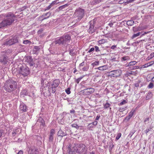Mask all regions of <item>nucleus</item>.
Wrapping results in <instances>:
<instances>
[{
  "mask_svg": "<svg viewBox=\"0 0 154 154\" xmlns=\"http://www.w3.org/2000/svg\"><path fill=\"white\" fill-rule=\"evenodd\" d=\"M18 16L16 12L15 13V14L11 12L8 13L6 16V18L0 23L1 28L10 25L15 20H16Z\"/></svg>",
  "mask_w": 154,
  "mask_h": 154,
  "instance_id": "obj_1",
  "label": "nucleus"
},
{
  "mask_svg": "<svg viewBox=\"0 0 154 154\" xmlns=\"http://www.w3.org/2000/svg\"><path fill=\"white\" fill-rule=\"evenodd\" d=\"M17 83L12 80H7L3 87L4 89L6 91L11 92L17 88Z\"/></svg>",
  "mask_w": 154,
  "mask_h": 154,
  "instance_id": "obj_2",
  "label": "nucleus"
},
{
  "mask_svg": "<svg viewBox=\"0 0 154 154\" xmlns=\"http://www.w3.org/2000/svg\"><path fill=\"white\" fill-rule=\"evenodd\" d=\"M73 148L75 152L79 154H82L83 152H86L87 151L86 146L82 143L74 144Z\"/></svg>",
  "mask_w": 154,
  "mask_h": 154,
  "instance_id": "obj_3",
  "label": "nucleus"
},
{
  "mask_svg": "<svg viewBox=\"0 0 154 154\" xmlns=\"http://www.w3.org/2000/svg\"><path fill=\"white\" fill-rule=\"evenodd\" d=\"M70 39V36L68 35H66L62 36L59 38L56 39L54 41V42L56 44L64 45L69 42Z\"/></svg>",
  "mask_w": 154,
  "mask_h": 154,
  "instance_id": "obj_4",
  "label": "nucleus"
},
{
  "mask_svg": "<svg viewBox=\"0 0 154 154\" xmlns=\"http://www.w3.org/2000/svg\"><path fill=\"white\" fill-rule=\"evenodd\" d=\"M18 36L15 35L14 36L11 37L8 40L4 42V45H12L18 42Z\"/></svg>",
  "mask_w": 154,
  "mask_h": 154,
  "instance_id": "obj_5",
  "label": "nucleus"
},
{
  "mask_svg": "<svg viewBox=\"0 0 154 154\" xmlns=\"http://www.w3.org/2000/svg\"><path fill=\"white\" fill-rule=\"evenodd\" d=\"M29 73V68L25 64L21 65L20 67V74L25 76L28 75Z\"/></svg>",
  "mask_w": 154,
  "mask_h": 154,
  "instance_id": "obj_6",
  "label": "nucleus"
},
{
  "mask_svg": "<svg viewBox=\"0 0 154 154\" xmlns=\"http://www.w3.org/2000/svg\"><path fill=\"white\" fill-rule=\"evenodd\" d=\"M108 73L109 77L117 78L121 75L122 72L121 70L118 69L110 71Z\"/></svg>",
  "mask_w": 154,
  "mask_h": 154,
  "instance_id": "obj_7",
  "label": "nucleus"
},
{
  "mask_svg": "<svg viewBox=\"0 0 154 154\" xmlns=\"http://www.w3.org/2000/svg\"><path fill=\"white\" fill-rule=\"evenodd\" d=\"M84 13V10L81 8L77 9L74 13V15L78 17V20L82 19Z\"/></svg>",
  "mask_w": 154,
  "mask_h": 154,
  "instance_id": "obj_8",
  "label": "nucleus"
},
{
  "mask_svg": "<svg viewBox=\"0 0 154 154\" xmlns=\"http://www.w3.org/2000/svg\"><path fill=\"white\" fill-rule=\"evenodd\" d=\"M23 60L25 62L28 63L30 66H34L35 65V61H34L32 57L30 56H25Z\"/></svg>",
  "mask_w": 154,
  "mask_h": 154,
  "instance_id": "obj_9",
  "label": "nucleus"
},
{
  "mask_svg": "<svg viewBox=\"0 0 154 154\" xmlns=\"http://www.w3.org/2000/svg\"><path fill=\"white\" fill-rule=\"evenodd\" d=\"M84 95H89L94 92V89L93 88H89L85 89L82 91Z\"/></svg>",
  "mask_w": 154,
  "mask_h": 154,
  "instance_id": "obj_10",
  "label": "nucleus"
},
{
  "mask_svg": "<svg viewBox=\"0 0 154 154\" xmlns=\"http://www.w3.org/2000/svg\"><path fill=\"white\" fill-rule=\"evenodd\" d=\"M89 28L88 30V31L90 33H92L94 32L95 30L96 29V27H94V21H91L89 22Z\"/></svg>",
  "mask_w": 154,
  "mask_h": 154,
  "instance_id": "obj_11",
  "label": "nucleus"
},
{
  "mask_svg": "<svg viewBox=\"0 0 154 154\" xmlns=\"http://www.w3.org/2000/svg\"><path fill=\"white\" fill-rule=\"evenodd\" d=\"M55 134V130L51 129L50 131V134L49 135L48 141L50 142H52L54 140V135Z\"/></svg>",
  "mask_w": 154,
  "mask_h": 154,
  "instance_id": "obj_12",
  "label": "nucleus"
},
{
  "mask_svg": "<svg viewBox=\"0 0 154 154\" xmlns=\"http://www.w3.org/2000/svg\"><path fill=\"white\" fill-rule=\"evenodd\" d=\"M7 56L5 54L1 55L0 56V62L4 64H7L8 61L7 59Z\"/></svg>",
  "mask_w": 154,
  "mask_h": 154,
  "instance_id": "obj_13",
  "label": "nucleus"
},
{
  "mask_svg": "<svg viewBox=\"0 0 154 154\" xmlns=\"http://www.w3.org/2000/svg\"><path fill=\"white\" fill-rule=\"evenodd\" d=\"M51 13L50 12L44 14L40 17L39 19L40 21H42L44 19L48 18L51 15Z\"/></svg>",
  "mask_w": 154,
  "mask_h": 154,
  "instance_id": "obj_14",
  "label": "nucleus"
},
{
  "mask_svg": "<svg viewBox=\"0 0 154 154\" xmlns=\"http://www.w3.org/2000/svg\"><path fill=\"white\" fill-rule=\"evenodd\" d=\"M29 154H38V151L36 149L30 148L28 151Z\"/></svg>",
  "mask_w": 154,
  "mask_h": 154,
  "instance_id": "obj_15",
  "label": "nucleus"
},
{
  "mask_svg": "<svg viewBox=\"0 0 154 154\" xmlns=\"http://www.w3.org/2000/svg\"><path fill=\"white\" fill-rule=\"evenodd\" d=\"M57 135L58 137L60 136L62 137L63 136H67V134L66 132H64L62 130L60 129V130L58 132Z\"/></svg>",
  "mask_w": 154,
  "mask_h": 154,
  "instance_id": "obj_16",
  "label": "nucleus"
},
{
  "mask_svg": "<svg viewBox=\"0 0 154 154\" xmlns=\"http://www.w3.org/2000/svg\"><path fill=\"white\" fill-rule=\"evenodd\" d=\"M20 109L24 112H26L27 110L26 106L24 104L20 105Z\"/></svg>",
  "mask_w": 154,
  "mask_h": 154,
  "instance_id": "obj_17",
  "label": "nucleus"
},
{
  "mask_svg": "<svg viewBox=\"0 0 154 154\" xmlns=\"http://www.w3.org/2000/svg\"><path fill=\"white\" fill-rule=\"evenodd\" d=\"M56 90V88L55 87H54V86H52L51 85L48 88V91L49 92H51L52 93H54L55 92Z\"/></svg>",
  "mask_w": 154,
  "mask_h": 154,
  "instance_id": "obj_18",
  "label": "nucleus"
},
{
  "mask_svg": "<svg viewBox=\"0 0 154 154\" xmlns=\"http://www.w3.org/2000/svg\"><path fill=\"white\" fill-rule=\"evenodd\" d=\"M38 123H40V125L44 126L45 125V121L42 118L39 117L38 119L36 124H38Z\"/></svg>",
  "mask_w": 154,
  "mask_h": 154,
  "instance_id": "obj_19",
  "label": "nucleus"
},
{
  "mask_svg": "<svg viewBox=\"0 0 154 154\" xmlns=\"http://www.w3.org/2000/svg\"><path fill=\"white\" fill-rule=\"evenodd\" d=\"M40 48L38 46H35L33 49V53L34 54H37L39 52Z\"/></svg>",
  "mask_w": 154,
  "mask_h": 154,
  "instance_id": "obj_20",
  "label": "nucleus"
},
{
  "mask_svg": "<svg viewBox=\"0 0 154 154\" xmlns=\"http://www.w3.org/2000/svg\"><path fill=\"white\" fill-rule=\"evenodd\" d=\"M59 84L60 81L59 80H58L56 79L53 82V83L51 84V85L56 88L58 86Z\"/></svg>",
  "mask_w": 154,
  "mask_h": 154,
  "instance_id": "obj_21",
  "label": "nucleus"
},
{
  "mask_svg": "<svg viewBox=\"0 0 154 154\" xmlns=\"http://www.w3.org/2000/svg\"><path fill=\"white\" fill-rule=\"evenodd\" d=\"M97 69L100 70H105L108 69V67L106 65H104L97 68Z\"/></svg>",
  "mask_w": 154,
  "mask_h": 154,
  "instance_id": "obj_22",
  "label": "nucleus"
},
{
  "mask_svg": "<svg viewBox=\"0 0 154 154\" xmlns=\"http://www.w3.org/2000/svg\"><path fill=\"white\" fill-rule=\"evenodd\" d=\"M27 94V91L26 89H23L21 92L20 95L21 97H24V95H26Z\"/></svg>",
  "mask_w": 154,
  "mask_h": 154,
  "instance_id": "obj_23",
  "label": "nucleus"
},
{
  "mask_svg": "<svg viewBox=\"0 0 154 154\" xmlns=\"http://www.w3.org/2000/svg\"><path fill=\"white\" fill-rule=\"evenodd\" d=\"M154 63V61H151L149 63H147L146 64H145L143 65L144 67H147L148 66H151Z\"/></svg>",
  "mask_w": 154,
  "mask_h": 154,
  "instance_id": "obj_24",
  "label": "nucleus"
},
{
  "mask_svg": "<svg viewBox=\"0 0 154 154\" xmlns=\"http://www.w3.org/2000/svg\"><path fill=\"white\" fill-rule=\"evenodd\" d=\"M134 22L132 20H128L127 21V24L128 26H132L134 25Z\"/></svg>",
  "mask_w": 154,
  "mask_h": 154,
  "instance_id": "obj_25",
  "label": "nucleus"
},
{
  "mask_svg": "<svg viewBox=\"0 0 154 154\" xmlns=\"http://www.w3.org/2000/svg\"><path fill=\"white\" fill-rule=\"evenodd\" d=\"M137 63V62L135 61H132L130 62L128 65L126 66H130L135 65Z\"/></svg>",
  "mask_w": 154,
  "mask_h": 154,
  "instance_id": "obj_26",
  "label": "nucleus"
},
{
  "mask_svg": "<svg viewBox=\"0 0 154 154\" xmlns=\"http://www.w3.org/2000/svg\"><path fill=\"white\" fill-rule=\"evenodd\" d=\"M130 59V58L128 56H125L121 58V61H125L128 60Z\"/></svg>",
  "mask_w": 154,
  "mask_h": 154,
  "instance_id": "obj_27",
  "label": "nucleus"
},
{
  "mask_svg": "<svg viewBox=\"0 0 154 154\" xmlns=\"http://www.w3.org/2000/svg\"><path fill=\"white\" fill-rule=\"evenodd\" d=\"M69 5L68 4H66L64 5L60 6L58 8V9L60 10H61L66 7H67Z\"/></svg>",
  "mask_w": 154,
  "mask_h": 154,
  "instance_id": "obj_28",
  "label": "nucleus"
},
{
  "mask_svg": "<svg viewBox=\"0 0 154 154\" xmlns=\"http://www.w3.org/2000/svg\"><path fill=\"white\" fill-rule=\"evenodd\" d=\"M107 42V39H102L99 41V44H103Z\"/></svg>",
  "mask_w": 154,
  "mask_h": 154,
  "instance_id": "obj_29",
  "label": "nucleus"
},
{
  "mask_svg": "<svg viewBox=\"0 0 154 154\" xmlns=\"http://www.w3.org/2000/svg\"><path fill=\"white\" fill-rule=\"evenodd\" d=\"M141 34V32H138L136 34H134L132 37V38L133 39L139 36Z\"/></svg>",
  "mask_w": 154,
  "mask_h": 154,
  "instance_id": "obj_30",
  "label": "nucleus"
},
{
  "mask_svg": "<svg viewBox=\"0 0 154 154\" xmlns=\"http://www.w3.org/2000/svg\"><path fill=\"white\" fill-rule=\"evenodd\" d=\"M152 127L151 126H149L148 128L145 131V133L147 134V133L150 131L152 129Z\"/></svg>",
  "mask_w": 154,
  "mask_h": 154,
  "instance_id": "obj_31",
  "label": "nucleus"
},
{
  "mask_svg": "<svg viewBox=\"0 0 154 154\" xmlns=\"http://www.w3.org/2000/svg\"><path fill=\"white\" fill-rule=\"evenodd\" d=\"M128 2V0H120L119 1V3L122 4L123 3Z\"/></svg>",
  "mask_w": 154,
  "mask_h": 154,
  "instance_id": "obj_32",
  "label": "nucleus"
},
{
  "mask_svg": "<svg viewBox=\"0 0 154 154\" xmlns=\"http://www.w3.org/2000/svg\"><path fill=\"white\" fill-rule=\"evenodd\" d=\"M19 131L18 129H17L15 130L14 131H13V132H12V135L13 136H14L16 135L17 134V132Z\"/></svg>",
  "mask_w": 154,
  "mask_h": 154,
  "instance_id": "obj_33",
  "label": "nucleus"
},
{
  "mask_svg": "<svg viewBox=\"0 0 154 154\" xmlns=\"http://www.w3.org/2000/svg\"><path fill=\"white\" fill-rule=\"evenodd\" d=\"M110 105L108 103H106L104 105V107L105 109H107L109 107Z\"/></svg>",
  "mask_w": 154,
  "mask_h": 154,
  "instance_id": "obj_34",
  "label": "nucleus"
},
{
  "mask_svg": "<svg viewBox=\"0 0 154 154\" xmlns=\"http://www.w3.org/2000/svg\"><path fill=\"white\" fill-rule=\"evenodd\" d=\"M70 90V88H68L67 89L65 90V92L67 94H69L71 93Z\"/></svg>",
  "mask_w": 154,
  "mask_h": 154,
  "instance_id": "obj_35",
  "label": "nucleus"
},
{
  "mask_svg": "<svg viewBox=\"0 0 154 154\" xmlns=\"http://www.w3.org/2000/svg\"><path fill=\"white\" fill-rule=\"evenodd\" d=\"M71 126L72 127L76 128L77 129H78L79 128V126L76 124H72Z\"/></svg>",
  "mask_w": 154,
  "mask_h": 154,
  "instance_id": "obj_36",
  "label": "nucleus"
},
{
  "mask_svg": "<svg viewBox=\"0 0 154 154\" xmlns=\"http://www.w3.org/2000/svg\"><path fill=\"white\" fill-rule=\"evenodd\" d=\"M74 50L73 49H71L69 51V54L72 56H74Z\"/></svg>",
  "mask_w": 154,
  "mask_h": 154,
  "instance_id": "obj_37",
  "label": "nucleus"
},
{
  "mask_svg": "<svg viewBox=\"0 0 154 154\" xmlns=\"http://www.w3.org/2000/svg\"><path fill=\"white\" fill-rule=\"evenodd\" d=\"M121 136V133H119L117 134V136L116 137V140H118L119 139Z\"/></svg>",
  "mask_w": 154,
  "mask_h": 154,
  "instance_id": "obj_38",
  "label": "nucleus"
},
{
  "mask_svg": "<svg viewBox=\"0 0 154 154\" xmlns=\"http://www.w3.org/2000/svg\"><path fill=\"white\" fill-rule=\"evenodd\" d=\"M139 67L138 66H134L131 67H129V69L131 70H134L138 68Z\"/></svg>",
  "mask_w": 154,
  "mask_h": 154,
  "instance_id": "obj_39",
  "label": "nucleus"
},
{
  "mask_svg": "<svg viewBox=\"0 0 154 154\" xmlns=\"http://www.w3.org/2000/svg\"><path fill=\"white\" fill-rule=\"evenodd\" d=\"M154 86V85L152 83H150L148 85V88H152Z\"/></svg>",
  "mask_w": 154,
  "mask_h": 154,
  "instance_id": "obj_40",
  "label": "nucleus"
},
{
  "mask_svg": "<svg viewBox=\"0 0 154 154\" xmlns=\"http://www.w3.org/2000/svg\"><path fill=\"white\" fill-rule=\"evenodd\" d=\"M83 76L79 78H78L77 79H76V82H77V83L78 84L79 83V82L82 79V78L83 77Z\"/></svg>",
  "mask_w": 154,
  "mask_h": 154,
  "instance_id": "obj_41",
  "label": "nucleus"
},
{
  "mask_svg": "<svg viewBox=\"0 0 154 154\" xmlns=\"http://www.w3.org/2000/svg\"><path fill=\"white\" fill-rule=\"evenodd\" d=\"M127 103V102L125 100H123L120 103L119 105L120 106H122L124 104H125Z\"/></svg>",
  "mask_w": 154,
  "mask_h": 154,
  "instance_id": "obj_42",
  "label": "nucleus"
},
{
  "mask_svg": "<svg viewBox=\"0 0 154 154\" xmlns=\"http://www.w3.org/2000/svg\"><path fill=\"white\" fill-rule=\"evenodd\" d=\"M60 2H57L56 1H54L53 2L50 4L52 6L54 4H57L59 3Z\"/></svg>",
  "mask_w": 154,
  "mask_h": 154,
  "instance_id": "obj_43",
  "label": "nucleus"
},
{
  "mask_svg": "<svg viewBox=\"0 0 154 154\" xmlns=\"http://www.w3.org/2000/svg\"><path fill=\"white\" fill-rule=\"evenodd\" d=\"M88 128L89 129H90L91 128H93L94 127V126L91 124L90 123L88 125Z\"/></svg>",
  "mask_w": 154,
  "mask_h": 154,
  "instance_id": "obj_44",
  "label": "nucleus"
},
{
  "mask_svg": "<svg viewBox=\"0 0 154 154\" xmlns=\"http://www.w3.org/2000/svg\"><path fill=\"white\" fill-rule=\"evenodd\" d=\"M99 62L98 61H96L92 63V65L93 66H96L99 64Z\"/></svg>",
  "mask_w": 154,
  "mask_h": 154,
  "instance_id": "obj_45",
  "label": "nucleus"
},
{
  "mask_svg": "<svg viewBox=\"0 0 154 154\" xmlns=\"http://www.w3.org/2000/svg\"><path fill=\"white\" fill-rule=\"evenodd\" d=\"M30 42L28 40H26L23 41V43L25 44H27L28 43Z\"/></svg>",
  "mask_w": 154,
  "mask_h": 154,
  "instance_id": "obj_46",
  "label": "nucleus"
},
{
  "mask_svg": "<svg viewBox=\"0 0 154 154\" xmlns=\"http://www.w3.org/2000/svg\"><path fill=\"white\" fill-rule=\"evenodd\" d=\"M88 68L87 67L85 66L82 68V70L83 71H86L88 70Z\"/></svg>",
  "mask_w": 154,
  "mask_h": 154,
  "instance_id": "obj_47",
  "label": "nucleus"
},
{
  "mask_svg": "<svg viewBox=\"0 0 154 154\" xmlns=\"http://www.w3.org/2000/svg\"><path fill=\"white\" fill-rule=\"evenodd\" d=\"M52 7V6L50 4L48 6L46 7L45 11L49 10Z\"/></svg>",
  "mask_w": 154,
  "mask_h": 154,
  "instance_id": "obj_48",
  "label": "nucleus"
},
{
  "mask_svg": "<svg viewBox=\"0 0 154 154\" xmlns=\"http://www.w3.org/2000/svg\"><path fill=\"white\" fill-rule=\"evenodd\" d=\"M134 111L132 112V111H131V112L129 113L128 116H130L132 117L134 114Z\"/></svg>",
  "mask_w": 154,
  "mask_h": 154,
  "instance_id": "obj_49",
  "label": "nucleus"
},
{
  "mask_svg": "<svg viewBox=\"0 0 154 154\" xmlns=\"http://www.w3.org/2000/svg\"><path fill=\"white\" fill-rule=\"evenodd\" d=\"M94 48H91L89 50V51H88V53H90L92 51H94Z\"/></svg>",
  "mask_w": 154,
  "mask_h": 154,
  "instance_id": "obj_50",
  "label": "nucleus"
},
{
  "mask_svg": "<svg viewBox=\"0 0 154 154\" xmlns=\"http://www.w3.org/2000/svg\"><path fill=\"white\" fill-rule=\"evenodd\" d=\"M95 51L96 52H98L100 51V50L99 49V48L97 46H95Z\"/></svg>",
  "mask_w": 154,
  "mask_h": 154,
  "instance_id": "obj_51",
  "label": "nucleus"
},
{
  "mask_svg": "<svg viewBox=\"0 0 154 154\" xmlns=\"http://www.w3.org/2000/svg\"><path fill=\"white\" fill-rule=\"evenodd\" d=\"M149 120V118H147L145 119L144 122L146 123V122H147Z\"/></svg>",
  "mask_w": 154,
  "mask_h": 154,
  "instance_id": "obj_52",
  "label": "nucleus"
},
{
  "mask_svg": "<svg viewBox=\"0 0 154 154\" xmlns=\"http://www.w3.org/2000/svg\"><path fill=\"white\" fill-rule=\"evenodd\" d=\"M100 116V115H97L96 118L95 120L97 121L99 120Z\"/></svg>",
  "mask_w": 154,
  "mask_h": 154,
  "instance_id": "obj_53",
  "label": "nucleus"
},
{
  "mask_svg": "<svg viewBox=\"0 0 154 154\" xmlns=\"http://www.w3.org/2000/svg\"><path fill=\"white\" fill-rule=\"evenodd\" d=\"M25 50V49L24 48H22L20 49V52L24 51Z\"/></svg>",
  "mask_w": 154,
  "mask_h": 154,
  "instance_id": "obj_54",
  "label": "nucleus"
},
{
  "mask_svg": "<svg viewBox=\"0 0 154 154\" xmlns=\"http://www.w3.org/2000/svg\"><path fill=\"white\" fill-rule=\"evenodd\" d=\"M75 152L74 151H72L69 150V154H75L74 152Z\"/></svg>",
  "mask_w": 154,
  "mask_h": 154,
  "instance_id": "obj_55",
  "label": "nucleus"
},
{
  "mask_svg": "<svg viewBox=\"0 0 154 154\" xmlns=\"http://www.w3.org/2000/svg\"><path fill=\"white\" fill-rule=\"evenodd\" d=\"M94 122V126H96L97 125V123H98L97 122L96 120H95V121Z\"/></svg>",
  "mask_w": 154,
  "mask_h": 154,
  "instance_id": "obj_56",
  "label": "nucleus"
},
{
  "mask_svg": "<svg viewBox=\"0 0 154 154\" xmlns=\"http://www.w3.org/2000/svg\"><path fill=\"white\" fill-rule=\"evenodd\" d=\"M94 122V126H96L97 125V123H98L97 122L96 120H95V121Z\"/></svg>",
  "mask_w": 154,
  "mask_h": 154,
  "instance_id": "obj_57",
  "label": "nucleus"
},
{
  "mask_svg": "<svg viewBox=\"0 0 154 154\" xmlns=\"http://www.w3.org/2000/svg\"><path fill=\"white\" fill-rule=\"evenodd\" d=\"M2 133L3 131L1 129H0V138H1L2 136Z\"/></svg>",
  "mask_w": 154,
  "mask_h": 154,
  "instance_id": "obj_58",
  "label": "nucleus"
},
{
  "mask_svg": "<svg viewBox=\"0 0 154 154\" xmlns=\"http://www.w3.org/2000/svg\"><path fill=\"white\" fill-rule=\"evenodd\" d=\"M116 45H113L111 47V48L112 49H114L115 48H116Z\"/></svg>",
  "mask_w": 154,
  "mask_h": 154,
  "instance_id": "obj_59",
  "label": "nucleus"
},
{
  "mask_svg": "<svg viewBox=\"0 0 154 154\" xmlns=\"http://www.w3.org/2000/svg\"><path fill=\"white\" fill-rule=\"evenodd\" d=\"M113 25V23H110L109 24V25L111 27H112Z\"/></svg>",
  "mask_w": 154,
  "mask_h": 154,
  "instance_id": "obj_60",
  "label": "nucleus"
},
{
  "mask_svg": "<svg viewBox=\"0 0 154 154\" xmlns=\"http://www.w3.org/2000/svg\"><path fill=\"white\" fill-rule=\"evenodd\" d=\"M125 109H124L123 108H120L119 109V110L121 112H122Z\"/></svg>",
  "mask_w": 154,
  "mask_h": 154,
  "instance_id": "obj_61",
  "label": "nucleus"
},
{
  "mask_svg": "<svg viewBox=\"0 0 154 154\" xmlns=\"http://www.w3.org/2000/svg\"><path fill=\"white\" fill-rule=\"evenodd\" d=\"M75 112V111L74 109H72L70 111V112L71 113H73Z\"/></svg>",
  "mask_w": 154,
  "mask_h": 154,
  "instance_id": "obj_62",
  "label": "nucleus"
},
{
  "mask_svg": "<svg viewBox=\"0 0 154 154\" xmlns=\"http://www.w3.org/2000/svg\"><path fill=\"white\" fill-rule=\"evenodd\" d=\"M84 65V62H82V63H80V64L79 66L80 67H81V66H83Z\"/></svg>",
  "mask_w": 154,
  "mask_h": 154,
  "instance_id": "obj_63",
  "label": "nucleus"
},
{
  "mask_svg": "<svg viewBox=\"0 0 154 154\" xmlns=\"http://www.w3.org/2000/svg\"><path fill=\"white\" fill-rule=\"evenodd\" d=\"M130 119L128 116H127L125 118V120H126L127 121H128Z\"/></svg>",
  "mask_w": 154,
  "mask_h": 154,
  "instance_id": "obj_64",
  "label": "nucleus"
}]
</instances>
